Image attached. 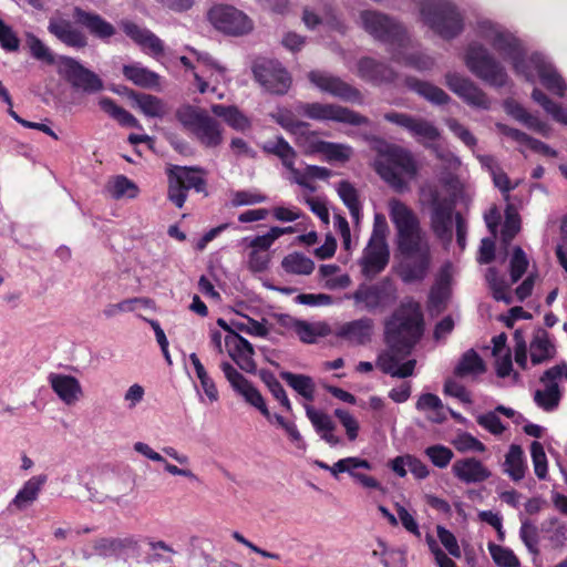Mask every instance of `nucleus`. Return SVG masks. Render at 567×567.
<instances>
[{
  "label": "nucleus",
  "instance_id": "obj_1",
  "mask_svg": "<svg viewBox=\"0 0 567 567\" xmlns=\"http://www.w3.org/2000/svg\"><path fill=\"white\" fill-rule=\"evenodd\" d=\"M389 210L396 230V249L405 259L400 277L405 284L423 281L429 274L431 252L420 219L412 208L396 198L390 200Z\"/></svg>",
  "mask_w": 567,
  "mask_h": 567
},
{
  "label": "nucleus",
  "instance_id": "obj_2",
  "mask_svg": "<svg viewBox=\"0 0 567 567\" xmlns=\"http://www.w3.org/2000/svg\"><path fill=\"white\" fill-rule=\"evenodd\" d=\"M424 332V316L420 302L406 298L384 322L388 351L379 354L378 368L393 377L400 361L409 357Z\"/></svg>",
  "mask_w": 567,
  "mask_h": 567
},
{
  "label": "nucleus",
  "instance_id": "obj_3",
  "mask_svg": "<svg viewBox=\"0 0 567 567\" xmlns=\"http://www.w3.org/2000/svg\"><path fill=\"white\" fill-rule=\"evenodd\" d=\"M360 18L368 33L390 47L389 51L394 62L402 63L419 71L432 69L434 65L432 58L420 53H402L401 50L408 47L410 39L405 28L401 23L384 13L372 10L362 11Z\"/></svg>",
  "mask_w": 567,
  "mask_h": 567
},
{
  "label": "nucleus",
  "instance_id": "obj_4",
  "mask_svg": "<svg viewBox=\"0 0 567 567\" xmlns=\"http://www.w3.org/2000/svg\"><path fill=\"white\" fill-rule=\"evenodd\" d=\"M381 157L374 164L378 175L394 190L406 189L408 183L402 175L413 178L417 174V165L412 153L403 147L390 145L381 153Z\"/></svg>",
  "mask_w": 567,
  "mask_h": 567
},
{
  "label": "nucleus",
  "instance_id": "obj_5",
  "mask_svg": "<svg viewBox=\"0 0 567 567\" xmlns=\"http://www.w3.org/2000/svg\"><path fill=\"white\" fill-rule=\"evenodd\" d=\"M423 22L445 40L456 38L464 29V20L449 0H425L421 6Z\"/></svg>",
  "mask_w": 567,
  "mask_h": 567
},
{
  "label": "nucleus",
  "instance_id": "obj_6",
  "mask_svg": "<svg viewBox=\"0 0 567 567\" xmlns=\"http://www.w3.org/2000/svg\"><path fill=\"white\" fill-rule=\"evenodd\" d=\"M167 199L177 208H183L188 190L207 195L206 171L199 166L169 165L166 168Z\"/></svg>",
  "mask_w": 567,
  "mask_h": 567
},
{
  "label": "nucleus",
  "instance_id": "obj_7",
  "mask_svg": "<svg viewBox=\"0 0 567 567\" xmlns=\"http://www.w3.org/2000/svg\"><path fill=\"white\" fill-rule=\"evenodd\" d=\"M176 118L204 147L215 148L223 143L220 123L206 111L184 105L176 111Z\"/></svg>",
  "mask_w": 567,
  "mask_h": 567
},
{
  "label": "nucleus",
  "instance_id": "obj_8",
  "mask_svg": "<svg viewBox=\"0 0 567 567\" xmlns=\"http://www.w3.org/2000/svg\"><path fill=\"white\" fill-rule=\"evenodd\" d=\"M468 70L489 86L503 87L508 81L504 65L481 43L468 44L465 52Z\"/></svg>",
  "mask_w": 567,
  "mask_h": 567
},
{
  "label": "nucleus",
  "instance_id": "obj_9",
  "mask_svg": "<svg viewBox=\"0 0 567 567\" xmlns=\"http://www.w3.org/2000/svg\"><path fill=\"white\" fill-rule=\"evenodd\" d=\"M220 369L233 390L241 395L248 404L256 408L269 422L275 421L281 427L288 421L280 414L270 413L260 391L233 364L224 361L220 363Z\"/></svg>",
  "mask_w": 567,
  "mask_h": 567
},
{
  "label": "nucleus",
  "instance_id": "obj_10",
  "mask_svg": "<svg viewBox=\"0 0 567 567\" xmlns=\"http://www.w3.org/2000/svg\"><path fill=\"white\" fill-rule=\"evenodd\" d=\"M56 72L72 89L85 94H95L104 90L103 80L72 56L59 55Z\"/></svg>",
  "mask_w": 567,
  "mask_h": 567
},
{
  "label": "nucleus",
  "instance_id": "obj_11",
  "mask_svg": "<svg viewBox=\"0 0 567 567\" xmlns=\"http://www.w3.org/2000/svg\"><path fill=\"white\" fill-rule=\"evenodd\" d=\"M56 72L72 89L85 94H95L104 90L103 80L72 56L59 55Z\"/></svg>",
  "mask_w": 567,
  "mask_h": 567
},
{
  "label": "nucleus",
  "instance_id": "obj_12",
  "mask_svg": "<svg viewBox=\"0 0 567 567\" xmlns=\"http://www.w3.org/2000/svg\"><path fill=\"white\" fill-rule=\"evenodd\" d=\"M295 110L299 115L315 121H333L353 126L369 124L367 116L338 104L298 102Z\"/></svg>",
  "mask_w": 567,
  "mask_h": 567
},
{
  "label": "nucleus",
  "instance_id": "obj_13",
  "mask_svg": "<svg viewBox=\"0 0 567 567\" xmlns=\"http://www.w3.org/2000/svg\"><path fill=\"white\" fill-rule=\"evenodd\" d=\"M352 297L355 303H362L369 312H383L396 302L398 289L393 280L385 277L372 285H360Z\"/></svg>",
  "mask_w": 567,
  "mask_h": 567
},
{
  "label": "nucleus",
  "instance_id": "obj_14",
  "mask_svg": "<svg viewBox=\"0 0 567 567\" xmlns=\"http://www.w3.org/2000/svg\"><path fill=\"white\" fill-rule=\"evenodd\" d=\"M251 71L255 80L270 94L285 95L291 86L292 79L279 61L258 58Z\"/></svg>",
  "mask_w": 567,
  "mask_h": 567
},
{
  "label": "nucleus",
  "instance_id": "obj_15",
  "mask_svg": "<svg viewBox=\"0 0 567 567\" xmlns=\"http://www.w3.org/2000/svg\"><path fill=\"white\" fill-rule=\"evenodd\" d=\"M477 32L478 37L485 40L505 61L518 55L524 48L513 33L502 30L489 21L480 22Z\"/></svg>",
  "mask_w": 567,
  "mask_h": 567
},
{
  "label": "nucleus",
  "instance_id": "obj_16",
  "mask_svg": "<svg viewBox=\"0 0 567 567\" xmlns=\"http://www.w3.org/2000/svg\"><path fill=\"white\" fill-rule=\"evenodd\" d=\"M315 464L324 471H329L334 477L341 473H348L352 480L364 488L383 491L381 483L373 476L359 472V468L372 470V465L368 460L349 456L339 460L333 465H329L322 461H316Z\"/></svg>",
  "mask_w": 567,
  "mask_h": 567
},
{
  "label": "nucleus",
  "instance_id": "obj_17",
  "mask_svg": "<svg viewBox=\"0 0 567 567\" xmlns=\"http://www.w3.org/2000/svg\"><path fill=\"white\" fill-rule=\"evenodd\" d=\"M430 225L433 234L442 240L452 239L453 217L455 218V203L441 197L437 190L431 193Z\"/></svg>",
  "mask_w": 567,
  "mask_h": 567
},
{
  "label": "nucleus",
  "instance_id": "obj_18",
  "mask_svg": "<svg viewBox=\"0 0 567 567\" xmlns=\"http://www.w3.org/2000/svg\"><path fill=\"white\" fill-rule=\"evenodd\" d=\"M208 19L219 31L230 35H241L252 29L251 21L231 6H216L208 12Z\"/></svg>",
  "mask_w": 567,
  "mask_h": 567
},
{
  "label": "nucleus",
  "instance_id": "obj_19",
  "mask_svg": "<svg viewBox=\"0 0 567 567\" xmlns=\"http://www.w3.org/2000/svg\"><path fill=\"white\" fill-rule=\"evenodd\" d=\"M308 79L320 91L329 93L344 102L362 103L361 92L339 76L321 71H311L308 74Z\"/></svg>",
  "mask_w": 567,
  "mask_h": 567
},
{
  "label": "nucleus",
  "instance_id": "obj_20",
  "mask_svg": "<svg viewBox=\"0 0 567 567\" xmlns=\"http://www.w3.org/2000/svg\"><path fill=\"white\" fill-rule=\"evenodd\" d=\"M74 23L85 29L93 38L101 41H109L115 33V27L94 11L74 7L72 10Z\"/></svg>",
  "mask_w": 567,
  "mask_h": 567
},
{
  "label": "nucleus",
  "instance_id": "obj_21",
  "mask_svg": "<svg viewBox=\"0 0 567 567\" xmlns=\"http://www.w3.org/2000/svg\"><path fill=\"white\" fill-rule=\"evenodd\" d=\"M445 83L449 89L463 99L467 104L488 109L487 95L473 81L456 73H447Z\"/></svg>",
  "mask_w": 567,
  "mask_h": 567
},
{
  "label": "nucleus",
  "instance_id": "obj_22",
  "mask_svg": "<svg viewBox=\"0 0 567 567\" xmlns=\"http://www.w3.org/2000/svg\"><path fill=\"white\" fill-rule=\"evenodd\" d=\"M390 260V251L386 241L369 240L363 250V255L359 261L362 275L371 278L382 272L388 266Z\"/></svg>",
  "mask_w": 567,
  "mask_h": 567
},
{
  "label": "nucleus",
  "instance_id": "obj_23",
  "mask_svg": "<svg viewBox=\"0 0 567 567\" xmlns=\"http://www.w3.org/2000/svg\"><path fill=\"white\" fill-rule=\"evenodd\" d=\"M384 120L404 127L413 136L426 141L434 142L441 136L439 128L424 118H416L405 113L388 112L384 114Z\"/></svg>",
  "mask_w": 567,
  "mask_h": 567
},
{
  "label": "nucleus",
  "instance_id": "obj_24",
  "mask_svg": "<svg viewBox=\"0 0 567 567\" xmlns=\"http://www.w3.org/2000/svg\"><path fill=\"white\" fill-rule=\"evenodd\" d=\"M121 27L123 32L146 54L156 59L164 54V42L151 30L128 20L122 21Z\"/></svg>",
  "mask_w": 567,
  "mask_h": 567
},
{
  "label": "nucleus",
  "instance_id": "obj_25",
  "mask_svg": "<svg viewBox=\"0 0 567 567\" xmlns=\"http://www.w3.org/2000/svg\"><path fill=\"white\" fill-rule=\"evenodd\" d=\"M48 31L69 48L80 50L89 44L86 34L65 19H51Z\"/></svg>",
  "mask_w": 567,
  "mask_h": 567
},
{
  "label": "nucleus",
  "instance_id": "obj_26",
  "mask_svg": "<svg viewBox=\"0 0 567 567\" xmlns=\"http://www.w3.org/2000/svg\"><path fill=\"white\" fill-rule=\"evenodd\" d=\"M454 476L465 484L483 483L492 475L491 471L476 457H465L454 462Z\"/></svg>",
  "mask_w": 567,
  "mask_h": 567
},
{
  "label": "nucleus",
  "instance_id": "obj_27",
  "mask_svg": "<svg viewBox=\"0 0 567 567\" xmlns=\"http://www.w3.org/2000/svg\"><path fill=\"white\" fill-rule=\"evenodd\" d=\"M359 76L372 84L392 83L396 72L388 64L373 58L364 56L358 62Z\"/></svg>",
  "mask_w": 567,
  "mask_h": 567
},
{
  "label": "nucleus",
  "instance_id": "obj_28",
  "mask_svg": "<svg viewBox=\"0 0 567 567\" xmlns=\"http://www.w3.org/2000/svg\"><path fill=\"white\" fill-rule=\"evenodd\" d=\"M48 482V475L39 474L30 477L16 496L9 503V509L24 511L38 501L44 485Z\"/></svg>",
  "mask_w": 567,
  "mask_h": 567
},
{
  "label": "nucleus",
  "instance_id": "obj_29",
  "mask_svg": "<svg viewBox=\"0 0 567 567\" xmlns=\"http://www.w3.org/2000/svg\"><path fill=\"white\" fill-rule=\"evenodd\" d=\"M373 320L363 317L343 323L337 331V336L350 343L364 346L371 341L373 333Z\"/></svg>",
  "mask_w": 567,
  "mask_h": 567
},
{
  "label": "nucleus",
  "instance_id": "obj_30",
  "mask_svg": "<svg viewBox=\"0 0 567 567\" xmlns=\"http://www.w3.org/2000/svg\"><path fill=\"white\" fill-rule=\"evenodd\" d=\"M530 62L534 64V70H536L542 84L551 93L563 97L566 91V83L554 66L547 63L538 53L530 55Z\"/></svg>",
  "mask_w": 567,
  "mask_h": 567
},
{
  "label": "nucleus",
  "instance_id": "obj_31",
  "mask_svg": "<svg viewBox=\"0 0 567 567\" xmlns=\"http://www.w3.org/2000/svg\"><path fill=\"white\" fill-rule=\"evenodd\" d=\"M48 380L53 392L68 405L74 404L82 395L81 384L73 375L50 373Z\"/></svg>",
  "mask_w": 567,
  "mask_h": 567
},
{
  "label": "nucleus",
  "instance_id": "obj_32",
  "mask_svg": "<svg viewBox=\"0 0 567 567\" xmlns=\"http://www.w3.org/2000/svg\"><path fill=\"white\" fill-rule=\"evenodd\" d=\"M530 362L538 365L556 357L557 350L549 333L544 328H536L529 343Z\"/></svg>",
  "mask_w": 567,
  "mask_h": 567
},
{
  "label": "nucleus",
  "instance_id": "obj_33",
  "mask_svg": "<svg viewBox=\"0 0 567 567\" xmlns=\"http://www.w3.org/2000/svg\"><path fill=\"white\" fill-rule=\"evenodd\" d=\"M497 127L502 134H504L505 136L512 138L513 141L517 142L519 144H524V145L528 146L529 150H532L533 152H535L537 154H542L547 157H556L557 156V152L555 150H553L549 145L545 144L544 142H542L537 138L529 136L528 134H526L517 128L511 127L506 124H498Z\"/></svg>",
  "mask_w": 567,
  "mask_h": 567
},
{
  "label": "nucleus",
  "instance_id": "obj_34",
  "mask_svg": "<svg viewBox=\"0 0 567 567\" xmlns=\"http://www.w3.org/2000/svg\"><path fill=\"white\" fill-rule=\"evenodd\" d=\"M404 83L409 90L417 93L432 104L444 105L450 101V96L441 87L427 81H422L414 76H406Z\"/></svg>",
  "mask_w": 567,
  "mask_h": 567
},
{
  "label": "nucleus",
  "instance_id": "obj_35",
  "mask_svg": "<svg viewBox=\"0 0 567 567\" xmlns=\"http://www.w3.org/2000/svg\"><path fill=\"white\" fill-rule=\"evenodd\" d=\"M527 468L522 446L512 444L505 455L503 472L507 474L513 482H519L525 477Z\"/></svg>",
  "mask_w": 567,
  "mask_h": 567
},
{
  "label": "nucleus",
  "instance_id": "obj_36",
  "mask_svg": "<svg viewBox=\"0 0 567 567\" xmlns=\"http://www.w3.org/2000/svg\"><path fill=\"white\" fill-rule=\"evenodd\" d=\"M306 415L323 441L331 445L340 443L339 437L333 434L336 425L328 414L316 411L311 405H306Z\"/></svg>",
  "mask_w": 567,
  "mask_h": 567
},
{
  "label": "nucleus",
  "instance_id": "obj_37",
  "mask_svg": "<svg viewBox=\"0 0 567 567\" xmlns=\"http://www.w3.org/2000/svg\"><path fill=\"white\" fill-rule=\"evenodd\" d=\"M123 75L136 86L143 89H155L159 85V75L142 66L140 63L126 64L122 69Z\"/></svg>",
  "mask_w": 567,
  "mask_h": 567
},
{
  "label": "nucleus",
  "instance_id": "obj_38",
  "mask_svg": "<svg viewBox=\"0 0 567 567\" xmlns=\"http://www.w3.org/2000/svg\"><path fill=\"white\" fill-rule=\"evenodd\" d=\"M261 150L266 154L277 156L287 169L293 171L297 152L282 136L265 142Z\"/></svg>",
  "mask_w": 567,
  "mask_h": 567
},
{
  "label": "nucleus",
  "instance_id": "obj_39",
  "mask_svg": "<svg viewBox=\"0 0 567 567\" xmlns=\"http://www.w3.org/2000/svg\"><path fill=\"white\" fill-rule=\"evenodd\" d=\"M130 97L136 103L142 113L148 117L162 118L166 114V104L155 95L132 91Z\"/></svg>",
  "mask_w": 567,
  "mask_h": 567
},
{
  "label": "nucleus",
  "instance_id": "obj_40",
  "mask_svg": "<svg viewBox=\"0 0 567 567\" xmlns=\"http://www.w3.org/2000/svg\"><path fill=\"white\" fill-rule=\"evenodd\" d=\"M279 375L305 400L309 402L315 400L316 384L311 377L306 374H296L289 371H281Z\"/></svg>",
  "mask_w": 567,
  "mask_h": 567
},
{
  "label": "nucleus",
  "instance_id": "obj_41",
  "mask_svg": "<svg viewBox=\"0 0 567 567\" xmlns=\"http://www.w3.org/2000/svg\"><path fill=\"white\" fill-rule=\"evenodd\" d=\"M485 371L486 367L483 359L474 349H470L461 357L454 369V374L457 378H465L467 375L482 374Z\"/></svg>",
  "mask_w": 567,
  "mask_h": 567
},
{
  "label": "nucleus",
  "instance_id": "obj_42",
  "mask_svg": "<svg viewBox=\"0 0 567 567\" xmlns=\"http://www.w3.org/2000/svg\"><path fill=\"white\" fill-rule=\"evenodd\" d=\"M106 192L114 199L130 198L134 199L138 196V186L125 175H116L105 185Z\"/></svg>",
  "mask_w": 567,
  "mask_h": 567
},
{
  "label": "nucleus",
  "instance_id": "obj_43",
  "mask_svg": "<svg viewBox=\"0 0 567 567\" xmlns=\"http://www.w3.org/2000/svg\"><path fill=\"white\" fill-rule=\"evenodd\" d=\"M212 112L234 130L244 131L250 126L249 120L235 105L214 104Z\"/></svg>",
  "mask_w": 567,
  "mask_h": 567
},
{
  "label": "nucleus",
  "instance_id": "obj_44",
  "mask_svg": "<svg viewBox=\"0 0 567 567\" xmlns=\"http://www.w3.org/2000/svg\"><path fill=\"white\" fill-rule=\"evenodd\" d=\"M100 107L125 127H141L138 121L128 111L117 105L111 97L104 96L99 101Z\"/></svg>",
  "mask_w": 567,
  "mask_h": 567
},
{
  "label": "nucleus",
  "instance_id": "obj_45",
  "mask_svg": "<svg viewBox=\"0 0 567 567\" xmlns=\"http://www.w3.org/2000/svg\"><path fill=\"white\" fill-rule=\"evenodd\" d=\"M281 267L288 274L310 275L315 269V262L301 252H291L284 257Z\"/></svg>",
  "mask_w": 567,
  "mask_h": 567
},
{
  "label": "nucleus",
  "instance_id": "obj_46",
  "mask_svg": "<svg viewBox=\"0 0 567 567\" xmlns=\"http://www.w3.org/2000/svg\"><path fill=\"white\" fill-rule=\"evenodd\" d=\"M561 400V391L558 383L547 384L544 390H536L534 401L544 411L551 412L558 408Z\"/></svg>",
  "mask_w": 567,
  "mask_h": 567
},
{
  "label": "nucleus",
  "instance_id": "obj_47",
  "mask_svg": "<svg viewBox=\"0 0 567 567\" xmlns=\"http://www.w3.org/2000/svg\"><path fill=\"white\" fill-rule=\"evenodd\" d=\"M486 281L495 300L504 301L506 305L513 302V298L508 292L509 285L498 275V271L495 268H488L486 272Z\"/></svg>",
  "mask_w": 567,
  "mask_h": 567
},
{
  "label": "nucleus",
  "instance_id": "obj_48",
  "mask_svg": "<svg viewBox=\"0 0 567 567\" xmlns=\"http://www.w3.org/2000/svg\"><path fill=\"white\" fill-rule=\"evenodd\" d=\"M533 100L538 103L551 117L561 124L567 125V109L555 103L542 90L535 87L532 92Z\"/></svg>",
  "mask_w": 567,
  "mask_h": 567
},
{
  "label": "nucleus",
  "instance_id": "obj_49",
  "mask_svg": "<svg viewBox=\"0 0 567 567\" xmlns=\"http://www.w3.org/2000/svg\"><path fill=\"white\" fill-rule=\"evenodd\" d=\"M259 377H260L261 381L266 384V386L268 388V390L272 394V396L277 401H279L281 406H284L287 412H291L292 411L291 402H290L289 398L287 396L286 390L281 385V383L277 380L275 374L268 370H260Z\"/></svg>",
  "mask_w": 567,
  "mask_h": 567
},
{
  "label": "nucleus",
  "instance_id": "obj_50",
  "mask_svg": "<svg viewBox=\"0 0 567 567\" xmlns=\"http://www.w3.org/2000/svg\"><path fill=\"white\" fill-rule=\"evenodd\" d=\"M27 45L31 55L39 61L47 63L48 65L56 64L58 58L51 52V50L33 33H27Z\"/></svg>",
  "mask_w": 567,
  "mask_h": 567
},
{
  "label": "nucleus",
  "instance_id": "obj_51",
  "mask_svg": "<svg viewBox=\"0 0 567 567\" xmlns=\"http://www.w3.org/2000/svg\"><path fill=\"white\" fill-rule=\"evenodd\" d=\"M520 230V217L513 205L505 209V221L501 230L502 241L509 244Z\"/></svg>",
  "mask_w": 567,
  "mask_h": 567
},
{
  "label": "nucleus",
  "instance_id": "obj_52",
  "mask_svg": "<svg viewBox=\"0 0 567 567\" xmlns=\"http://www.w3.org/2000/svg\"><path fill=\"white\" fill-rule=\"evenodd\" d=\"M489 554L498 567H519L520 561L515 553L507 547L496 544L488 545Z\"/></svg>",
  "mask_w": 567,
  "mask_h": 567
},
{
  "label": "nucleus",
  "instance_id": "obj_53",
  "mask_svg": "<svg viewBox=\"0 0 567 567\" xmlns=\"http://www.w3.org/2000/svg\"><path fill=\"white\" fill-rule=\"evenodd\" d=\"M320 154L326 155L328 161L348 162L352 155V148L349 145L324 142L320 144Z\"/></svg>",
  "mask_w": 567,
  "mask_h": 567
},
{
  "label": "nucleus",
  "instance_id": "obj_54",
  "mask_svg": "<svg viewBox=\"0 0 567 567\" xmlns=\"http://www.w3.org/2000/svg\"><path fill=\"white\" fill-rule=\"evenodd\" d=\"M530 456L534 465L535 475L539 480H545L548 474L547 457L544 446L540 442L534 441L530 444Z\"/></svg>",
  "mask_w": 567,
  "mask_h": 567
},
{
  "label": "nucleus",
  "instance_id": "obj_55",
  "mask_svg": "<svg viewBox=\"0 0 567 567\" xmlns=\"http://www.w3.org/2000/svg\"><path fill=\"white\" fill-rule=\"evenodd\" d=\"M425 455L430 458L432 464L439 468H445L454 456L453 451L442 444L426 447Z\"/></svg>",
  "mask_w": 567,
  "mask_h": 567
},
{
  "label": "nucleus",
  "instance_id": "obj_56",
  "mask_svg": "<svg viewBox=\"0 0 567 567\" xmlns=\"http://www.w3.org/2000/svg\"><path fill=\"white\" fill-rule=\"evenodd\" d=\"M277 124L292 135H297L301 130L309 128L308 122L296 120L295 115L289 110H281L275 116Z\"/></svg>",
  "mask_w": 567,
  "mask_h": 567
},
{
  "label": "nucleus",
  "instance_id": "obj_57",
  "mask_svg": "<svg viewBox=\"0 0 567 567\" xmlns=\"http://www.w3.org/2000/svg\"><path fill=\"white\" fill-rule=\"evenodd\" d=\"M326 141L319 140L316 132L308 131V128L301 130L296 135V143L298 146L303 148L305 154H320V144H324Z\"/></svg>",
  "mask_w": 567,
  "mask_h": 567
},
{
  "label": "nucleus",
  "instance_id": "obj_58",
  "mask_svg": "<svg viewBox=\"0 0 567 567\" xmlns=\"http://www.w3.org/2000/svg\"><path fill=\"white\" fill-rule=\"evenodd\" d=\"M519 536L529 553H532L533 555L539 554L538 528L534 524L529 523L528 520L523 522L519 530Z\"/></svg>",
  "mask_w": 567,
  "mask_h": 567
},
{
  "label": "nucleus",
  "instance_id": "obj_59",
  "mask_svg": "<svg viewBox=\"0 0 567 567\" xmlns=\"http://www.w3.org/2000/svg\"><path fill=\"white\" fill-rule=\"evenodd\" d=\"M511 279L512 282H517L526 272L528 267V260L524 250L516 246L513 251V256L511 258Z\"/></svg>",
  "mask_w": 567,
  "mask_h": 567
},
{
  "label": "nucleus",
  "instance_id": "obj_60",
  "mask_svg": "<svg viewBox=\"0 0 567 567\" xmlns=\"http://www.w3.org/2000/svg\"><path fill=\"white\" fill-rule=\"evenodd\" d=\"M453 445L456 451L461 453H466L470 451L483 453L486 450V446L480 440L467 432L458 434L453 441Z\"/></svg>",
  "mask_w": 567,
  "mask_h": 567
},
{
  "label": "nucleus",
  "instance_id": "obj_61",
  "mask_svg": "<svg viewBox=\"0 0 567 567\" xmlns=\"http://www.w3.org/2000/svg\"><path fill=\"white\" fill-rule=\"evenodd\" d=\"M334 415L346 429L348 440L350 442L357 440L360 430L357 419L349 411L343 409H336Z\"/></svg>",
  "mask_w": 567,
  "mask_h": 567
},
{
  "label": "nucleus",
  "instance_id": "obj_62",
  "mask_svg": "<svg viewBox=\"0 0 567 567\" xmlns=\"http://www.w3.org/2000/svg\"><path fill=\"white\" fill-rule=\"evenodd\" d=\"M508 62H511L512 68L517 75L524 76L527 81H533L532 69H534V64L530 62V56H526L524 48L518 52V55L512 58Z\"/></svg>",
  "mask_w": 567,
  "mask_h": 567
},
{
  "label": "nucleus",
  "instance_id": "obj_63",
  "mask_svg": "<svg viewBox=\"0 0 567 567\" xmlns=\"http://www.w3.org/2000/svg\"><path fill=\"white\" fill-rule=\"evenodd\" d=\"M225 344L228 348V354L248 352L255 354L254 346L239 333L226 334Z\"/></svg>",
  "mask_w": 567,
  "mask_h": 567
},
{
  "label": "nucleus",
  "instance_id": "obj_64",
  "mask_svg": "<svg viewBox=\"0 0 567 567\" xmlns=\"http://www.w3.org/2000/svg\"><path fill=\"white\" fill-rule=\"evenodd\" d=\"M476 422L480 426L487 430L493 435H501L505 431V426L502 423V420L494 411L478 415L476 417Z\"/></svg>",
  "mask_w": 567,
  "mask_h": 567
}]
</instances>
